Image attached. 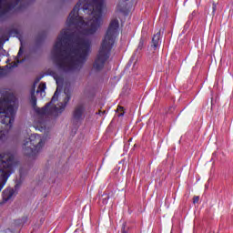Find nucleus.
Segmentation results:
<instances>
[{
	"label": "nucleus",
	"mask_w": 233,
	"mask_h": 233,
	"mask_svg": "<svg viewBox=\"0 0 233 233\" xmlns=\"http://www.w3.org/2000/svg\"><path fill=\"white\" fill-rule=\"evenodd\" d=\"M105 10L103 0H80L69 14L68 26H77L78 39L70 42L68 30L61 32L53 48L55 63L65 72L81 66L90 54V35H94L101 26V17Z\"/></svg>",
	"instance_id": "obj_1"
},
{
	"label": "nucleus",
	"mask_w": 233,
	"mask_h": 233,
	"mask_svg": "<svg viewBox=\"0 0 233 233\" xmlns=\"http://www.w3.org/2000/svg\"><path fill=\"white\" fill-rule=\"evenodd\" d=\"M117 30H119V21L117 19L111 20L95 60V70H101L105 66V63H106L108 57H110V51L114 46V41L117 37Z\"/></svg>",
	"instance_id": "obj_2"
},
{
	"label": "nucleus",
	"mask_w": 233,
	"mask_h": 233,
	"mask_svg": "<svg viewBox=\"0 0 233 233\" xmlns=\"http://www.w3.org/2000/svg\"><path fill=\"white\" fill-rule=\"evenodd\" d=\"M14 165H15L14 155L10 153L0 155V192L6 185V181L14 170Z\"/></svg>",
	"instance_id": "obj_3"
},
{
	"label": "nucleus",
	"mask_w": 233,
	"mask_h": 233,
	"mask_svg": "<svg viewBox=\"0 0 233 233\" xmlns=\"http://www.w3.org/2000/svg\"><path fill=\"white\" fill-rule=\"evenodd\" d=\"M45 137L33 134L23 143V150L25 156H35L45 147Z\"/></svg>",
	"instance_id": "obj_4"
},
{
	"label": "nucleus",
	"mask_w": 233,
	"mask_h": 233,
	"mask_svg": "<svg viewBox=\"0 0 233 233\" xmlns=\"http://www.w3.org/2000/svg\"><path fill=\"white\" fill-rule=\"evenodd\" d=\"M35 94V90L34 89L32 92V96H31V105H33V108L35 110V112H36V114H38V116H46L48 114H59V112H61V109H59V107L56 106H52L53 103H56V101H57V97H58V94H57V89L55 92L52 100L49 104H47L45 107L39 108L36 106L37 103V98L35 97V96H34Z\"/></svg>",
	"instance_id": "obj_5"
},
{
	"label": "nucleus",
	"mask_w": 233,
	"mask_h": 233,
	"mask_svg": "<svg viewBox=\"0 0 233 233\" xmlns=\"http://www.w3.org/2000/svg\"><path fill=\"white\" fill-rule=\"evenodd\" d=\"M7 105V108L0 109V114H5L1 116L3 125H7L10 128L12 127V123H14V116H15V111L17 110L15 99L10 100Z\"/></svg>",
	"instance_id": "obj_6"
},
{
	"label": "nucleus",
	"mask_w": 233,
	"mask_h": 233,
	"mask_svg": "<svg viewBox=\"0 0 233 233\" xmlns=\"http://www.w3.org/2000/svg\"><path fill=\"white\" fill-rule=\"evenodd\" d=\"M84 112H85V106H76L73 114L74 119H76V121H79V119L83 117Z\"/></svg>",
	"instance_id": "obj_7"
},
{
	"label": "nucleus",
	"mask_w": 233,
	"mask_h": 233,
	"mask_svg": "<svg viewBox=\"0 0 233 233\" xmlns=\"http://www.w3.org/2000/svg\"><path fill=\"white\" fill-rule=\"evenodd\" d=\"M159 39H161V31H158L152 39V48L154 50H157V48L159 46Z\"/></svg>",
	"instance_id": "obj_8"
},
{
	"label": "nucleus",
	"mask_w": 233,
	"mask_h": 233,
	"mask_svg": "<svg viewBox=\"0 0 233 233\" xmlns=\"http://www.w3.org/2000/svg\"><path fill=\"white\" fill-rule=\"evenodd\" d=\"M12 196H14L13 189L7 188V189L4 190V192H3L4 201H8V200L12 199Z\"/></svg>",
	"instance_id": "obj_9"
},
{
	"label": "nucleus",
	"mask_w": 233,
	"mask_h": 233,
	"mask_svg": "<svg viewBox=\"0 0 233 233\" xmlns=\"http://www.w3.org/2000/svg\"><path fill=\"white\" fill-rule=\"evenodd\" d=\"M45 90H46V84L41 83L38 86V88L36 90V94H41V96H45Z\"/></svg>",
	"instance_id": "obj_10"
},
{
	"label": "nucleus",
	"mask_w": 233,
	"mask_h": 233,
	"mask_svg": "<svg viewBox=\"0 0 233 233\" xmlns=\"http://www.w3.org/2000/svg\"><path fill=\"white\" fill-rule=\"evenodd\" d=\"M127 0H119L117 4V10L121 12L124 8H127Z\"/></svg>",
	"instance_id": "obj_11"
},
{
	"label": "nucleus",
	"mask_w": 233,
	"mask_h": 233,
	"mask_svg": "<svg viewBox=\"0 0 233 233\" xmlns=\"http://www.w3.org/2000/svg\"><path fill=\"white\" fill-rule=\"evenodd\" d=\"M116 112L118 114V116L122 117V116H125V107L118 106Z\"/></svg>",
	"instance_id": "obj_12"
},
{
	"label": "nucleus",
	"mask_w": 233,
	"mask_h": 233,
	"mask_svg": "<svg viewBox=\"0 0 233 233\" xmlns=\"http://www.w3.org/2000/svg\"><path fill=\"white\" fill-rule=\"evenodd\" d=\"M21 56H23V49L20 48L18 55H17L16 62H14L13 67L17 66V63H19V57H21Z\"/></svg>",
	"instance_id": "obj_13"
},
{
	"label": "nucleus",
	"mask_w": 233,
	"mask_h": 233,
	"mask_svg": "<svg viewBox=\"0 0 233 233\" xmlns=\"http://www.w3.org/2000/svg\"><path fill=\"white\" fill-rule=\"evenodd\" d=\"M193 203H194V204L199 203V197L195 196V197L193 198Z\"/></svg>",
	"instance_id": "obj_14"
},
{
	"label": "nucleus",
	"mask_w": 233,
	"mask_h": 233,
	"mask_svg": "<svg viewBox=\"0 0 233 233\" xmlns=\"http://www.w3.org/2000/svg\"><path fill=\"white\" fill-rule=\"evenodd\" d=\"M217 8H218V5H216V3H213V7H212V9H213V14H216Z\"/></svg>",
	"instance_id": "obj_15"
},
{
	"label": "nucleus",
	"mask_w": 233,
	"mask_h": 233,
	"mask_svg": "<svg viewBox=\"0 0 233 233\" xmlns=\"http://www.w3.org/2000/svg\"><path fill=\"white\" fill-rule=\"evenodd\" d=\"M127 232H128V229H127L126 226L123 225L122 233H127Z\"/></svg>",
	"instance_id": "obj_16"
},
{
	"label": "nucleus",
	"mask_w": 233,
	"mask_h": 233,
	"mask_svg": "<svg viewBox=\"0 0 233 233\" xmlns=\"http://www.w3.org/2000/svg\"><path fill=\"white\" fill-rule=\"evenodd\" d=\"M66 106V104L62 105V108H65Z\"/></svg>",
	"instance_id": "obj_17"
}]
</instances>
